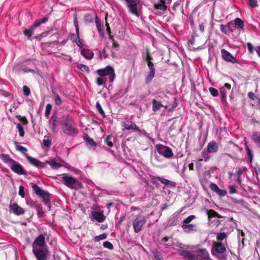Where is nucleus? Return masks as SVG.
Returning a JSON list of instances; mask_svg holds the SVG:
<instances>
[{"mask_svg": "<svg viewBox=\"0 0 260 260\" xmlns=\"http://www.w3.org/2000/svg\"><path fill=\"white\" fill-rule=\"evenodd\" d=\"M60 125L63 133L72 137H76L78 129L74 118L69 114H63L60 117Z\"/></svg>", "mask_w": 260, "mask_h": 260, "instance_id": "nucleus-1", "label": "nucleus"}, {"mask_svg": "<svg viewBox=\"0 0 260 260\" xmlns=\"http://www.w3.org/2000/svg\"><path fill=\"white\" fill-rule=\"evenodd\" d=\"M26 158L30 164L39 168H45L47 164L49 165L52 169L55 170L62 167L61 164L57 162L54 159H50L46 162H42L36 158L29 156L28 154H26Z\"/></svg>", "mask_w": 260, "mask_h": 260, "instance_id": "nucleus-2", "label": "nucleus"}, {"mask_svg": "<svg viewBox=\"0 0 260 260\" xmlns=\"http://www.w3.org/2000/svg\"><path fill=\"white\" fill-rule=\"evenodd\" d=\"M61 175L62 181L68 187L74 190L83 188L82 183L75 177L68 174H63Z\"/></svg>", "mask_w": 260, "mask_h": 260, "instance_id": "nucleus-3", "label": "nucleus"}, {"mask_svg": "<svg viewBox=\"0 0 260 260\" xmlns=\"http://www.w3.org/2000/svg\"><path fill=\"white\" fill-rule=\"evenodd\" d=\"M33 190L35 193L42 199L44 203L47 206L48 210L51 209L50 196L51 194L47 191L43 190L37 184H33L32 186Z\"/></svg>", "mask_w": 260, "mask_h": 260, "instance_id": "nucleus-4", "label": "nucleus"}, {"mask_svg": "<svg viewBox=\"0 0 260 260\" xmlns=\"http://www.w3.org/2000/svg\"><path fill=\"white\" fill-rule=\"evenodd\" d=\"M96 73L100 77H106V76H108V81L110 84H112L116 77L114 69L111 66L100 69L97 70Z\"/></svg>", "mask_w": 260, "mask_h": 260, "instance_id": "nucleus-5", "label": "nucleus"}, {"mask_svg": "<svg viewBox=\"0 0 260 260\" xmlns=\"http://www.w3.org/2000/svg\"><path fill=\"white\" fill-rule=\"evenodd\" d=\"M146 222V219L143 215H137L133 221V225L136 233H139Z\"/></svg>", "mask_w": 260, "mask_h": 260, "instance_id": "nucleus-6", "label": "nucleus"}, {"mask_svg": "<svg viewBox=\"0 0 260 260\" xmlns=\"http://www.w3.org/2000/svg\"><path fill=\"white\" fill-rule=\"evenodd\" d=\"M156 149L159 154L166 158H170L173 156L172 149L167 146L158 144L156 146Z\"/></svg>", "mask_w": 260, "mask_h": 260, "instance_id": "nucleus-7", "label": "nucleus"}, {"mask_svg": "<svg viewBox=\"0 0 260 260\" xmlns=\"http://www.w3.org/2000/svg\"><path fill=\"white\" fill-rule=\"evenodd\" d=\"M126 6L131 13L137 16H139L138 6L140 4V0H124Z\"/></svg>", "mask_w": 260, "mask_h": 260, "instance_id": "nucleus-8", "label": "nucleus"}, {"mask_svg": "<svg viewBox=\"0 0 260 260\" xmlns=\"http://www.w3.org/2000/svg\"><path fill=\"white\" fill-rule=\"evenodd\" d=\"M32 253L35 255L37 260H46L47 257V251L41 248H32Z\"/></svg>", "mask_w": 260, "mask_h": 260, "instance_id": "nucleus-9", "label": "nucleus"}, {"mask_svg": "<svg viewBox=\"0 0 260 260\" xmlns=\"http://www.w3.org/2000/svg\"><path fill=\"white\" fill-rule=\"evenodd\" d=\"M151 181L153 184H155L156 181H159L162 184H165L170 187H175L176 186V183L175 182L160 177L152 176Z\"/></svg>", "mask_w": 260, "mask_h": 260, "instance_id": "nucleus-10", "label": "nucleus"}, {"mask_svg": "<svg viewBox=\"0 0 260 260\" xmlns=\"http://www.w3.org/2000/svg\"><path fill=\"white\" fill-rule=\"evenodd\" d=\"M221 57L223 60L227 62L235 63L237 62L236 58L234 57L229 51L224 49L221 50Z\"/></svg>", "mask_w": 260, "mask_h": 260, "instance_id": "nucleus-11", "label": "nucleus"}, {"mask_svg": "<svg viewBox=\"0 0 260 260\" xmlns=\"http://www.w3.org/2000/svg\"><path fill=\"white\" fill-rule=\"evenodd\" d=\"M9 208L10 211L16 215H23L25 213V210L16 203L10 204Z\"/></svg>", "mask_w": 260, "mask_h": 260, "instance_id": "nucleus-12", "label": "nucleus"}, {"mask_svg": "<svg viewBox=\"0 0 260 260\" xmlns=\"http://www.w3.org/2000/svg\"><path fill=\"white\" fill-rule=\"evenodd\" d=\"M57 115L54 113L49 120V126L53 133H56L57 132Z\"/></svg>", "mask_w": 260, "mask_h": 260, "instance_id": "nucleus-13", "label": "nucleus"}, {"mask_svg": "<svg viewBox=\"0 0 260 260\" xmlns=\"http://www.w3.org/2000/svg\"><path fill=\"white\" fill-rule=\"evenodd\" d=\"M234 29V26L231 22L226 23L225 25L221 24L220 25V31L225 34H229L233 32Z\"/></svg>", "mask_w": 260, "mask_h": 260, "instance_id": "nucleus-14", "label": "nucleus"}, {"mask_svg": "<svg viewBox=\"0 0 260 260\" xmlns=\"http://www.w3.org/2000/svg\"><path fill=\"white\" fill-rule=\"evenodd\" d=\"M11 169L15 173L19 175H22L25 174L23 167L21 165L17 163L16 161L15 163H13L10 166Z\"/></svg>", "mask_w": 260, "mask_h": 260, "instance_id": "nucleus-15", "label": "nucleus"}, {"mask_svg": "<svg viewBox=\"0 0 260 260\" xmlns=\"http://www.w3.org/2000/svg\"><path fill=\"white\" fill-rule=\"evenodd\" d=\"M154 8L155 10H158L161 14H163L167 9L165 0H159L156 4H154Z\"/></svg>", "mask_w": 260, "mask_h": 260, "instance_id": "nucleus-16", "label": "nucleus"}, {"mask_svg": "<svg viewBox=\"0 0 260 260\" xmlns=\"http://www.w3.org/2000/svg\"><path fill=\"white\" fill-rule=\"evenodd\" d=\"M45 244V237L43 235L38 236L32 243V248H37V246L42 247Z\"/></svg>", "mask_w": 260, "mask_h": 260, "instance_id": "nucleus-17", "label": "nucleus"}, {"mask_svg": "<svg viewBox=\"0 0 260 260\" xmlns=\"http://www.w3.org/2000/svg\"><path fill=\"white\" fill-rule=\"evenodd\" d=\"M91 219L93 220H96L99 222H102L105 219V216L103 213L100 211H95L92 213Z\"/></svg>", "mask_w": 260, "mask_h": 260, "instance_id": "nucleus-18", "label": "nucleus"}, {"mask_svg": "<svg viewBox=\"0 0 260 260\" xmlns=\"http://www.w3.org/2000/svg\"><path fill=\"white\" fill-rule=\"evenodd\" d=\"M84 140L86 143L87 147L91 150H95L96 147L95 142L94 140L90 138L87 135H85L84 137Z\"/></svg>", "mask_w": 260, "mask_h": 260, "instance_id": "nucleus-19", "label": "nucleus"}, {"mask_svg": "<svg viewBox=\"0 0 260 260\" xmlns=\"http://www.w3.org/2000/svg\"><path fill=\"white\" fill-rule=\"evenodd\" d=\"M122 126L127 130H135L140 131V129L137 125L132 121H126L122 123Z\"/></svg>", "mask_w": 260, "mask_h": 260, "instance_id": "nucleus-20", "label": "nucleus"}, {"mask_svg": "<svg viewBox=\"0 0 260 260\" xmlns=\"http://www.w3.org/2000/svg\"><path fill=\"white\" fill-rule=\"evenodd\" d=\"M231 85L229 83H225L223 87L220 89V94L222 100L225 99L226 96L227 91L231 89Z\"/></svg>", "mask_w": 260, "mask_h": 260, "instance_id": "nucleus-21", "label": "nucleus"}, {"mask_svg": "<svg viewBox=\"0 0 260 260\" xmlns=\"http://www.w3.org/2000/svg\"><path fill=\"white\" fill-rule=\"evenodd\" d=\"M0 158L3 160L5 163L8 164V165L11 166V165L13 163L15 162V160L13 159L10 157L9 154H0Z\"/></svg>", "mask_w": 260, "mask_h": 260, "instance_id": "nucleus-22", "label": "nucleus"}, {"mask_svg": "<svg viewBox=\"0 0 260 260\" xmlns=\"http://www.w3.org/2000/svg\"><path fill=\"white\" fill-rule=\"evenodd\" d=\"M182 228L184 232L186 233H189L190 232H196L197 231L196 225L193 224H183L182 225Z\"/></svg>", "mask_w": 260, "mask_h": 260, "instance_id": "nucleus-23", "label": "nucleus"}, {"mask_svg": "<svg viewBox=\"0 0 260 260\" xmlns=\"http://www.w3.org/2000/svg\"><path fill=\"white\" fill-rule=\"evenodd\" d=\"M218 150V146L215 141L209 142L207 147V151L208 153H215Z\"/></svg>", "mask_w": 260, "mask_h": 260, "instance_id": "nucleus-24", "label": "nucleus"}, {"mask_svg": "<svg viewBox=\"0 0 260 260\" xmlns=\"http://www.w3.org/2000/svg\"><path fill=\"white\" fill-rule=\"evenodd\" d=\"M213 248L216 252L223 254L226 251L225 247L221 243H214L213 244Z\"/></svg>", "mask_w": 260, "mask_h": 260, "instance_id": "nucleus-25", "label": "nucleus"}, {"mask_svg": "<svg viewBox=\"0 0 260 260\" xmlns=\"http://www.w3.org/2000/svg\"><path fill=\"white\" fill-rule=\"evenodd\" d=\"M196 256H200L205 259H209V254L205 249H199L196 251Z\"/></svg>", "mask_w": 260, "mask_h": 260, "instance_id": "nucleus-26", "label": "nucleus"}, {"mask_svg": "<svg viewBox=\"0 0 260 260\" xmlns=\"http://www.w3.org/2000/svg\"><path fill=\"white\" fill-rule=\"evenodd\" d=\"M152 110L153 112H156L159 110L161 108L165 107V106L163 105L160 102L156 100L155 99H153L152 101ZM167 107H165L166 108Z\"/></svg>", "mask_w": 260, "mask_h": 260, "instance_id": "nucleus-27", "label": "nucleus"}, {"mask_svg": "<svg viewBox=\"0 0 260 260\" xmlns=\"http://www.w3.org/2000/svg\"><path fill=\"white\" fill-rule=\"evenodd\" d=\"M81 54L85 58L88 59H91L93 57V53L92 51L88 49H83L81 51Z\"/></svg>", "mask_w": 260, "mask_h": 260, "instance_id": "nucleus-28", "label": "nucleus"}, {"mask_svg": "<svg viewBox=\"0 0 260 260\" xmlns=\"http://www.w3.org/2000/svg\"><path fill=\"white\" fill-rule=\"evenodd\" d=\"M37 27V26L34 24V25L30 26L29 29L24 30V35L26 36L29 39H30L32 35L34 34V29Z\"/></svg>", "mask_w": 260, "mask_h": 260, "instance_id": "nucleus-29", "label": "nucleus"}, {"mask_svg": "<svg viewBox=\"0 0 260 260\" xmlns=\"http://www.w3.org/2000/svg\"><path fill=\"white\" fill-rule=\"evenodd\" d=\"M170 239V238L169 237H164L161 239L160 244H162L165 248H169L171 247H172V246H173L172 242H170L169 241V242L168 243H167V244L166 243L167 241H169Z\"/></svg>", "mask_w": 260, "mask_h": 260, "instance_id": "nucleus-30", "label": "nucleus"}, {"mask_svg": "<svg viewBox=\"0 0 260 260\" xmlns=\"http://www.w3.org/2000/svg\"><path fill=\"white\" fill-rule=\"evenodd\" d=\"M252 139L257 146L260 147V132H255L253 134Z\"/></svg>", "mask_w": 260, "mask_h": 260, "instance_id": "nucleus-31", "label": "nucleus"}, {"mask_svg": "<svg viewBox=\"0 0 260 260\" xmlns=\"http://www.w3.org/2000/svg\"><path fill=\"white\" fill-rule=\"evenodd\" d=\"M245 150H246V151L247 152V155H248V157L249 160L250 162H252V158H253V154L252 152L250 149V148H249V146L248 145L247 142H245Z\"/></svg>", "mask_w": 260, "mask_h": 260, "instance_id": "nucleus-32", "label": "nucleus"}, {"mask_svg": "<svg viewBox=\"0 0 260 260\" xmlns=\"http://www.w3.org/2000/svg\"><path fill=\"white\" fill-rule=\"evenodd\" d=\"M234 23L236 26L240 29H243L244 27V21L239 18H236L234 20Z\"/></svg>", "mask_w": 260, "mask_h": 260, "instance_id": "nucleus-33", "label": "nucleus"}, {"mask_svg": "<svg viewBox=\"0 0 260 260\" xmlns=\"http://www.w3.org/2000/svg\"><path fill=\"white\" fill-rule=\"evenodd\" d=\"M95 14H86L84 16V21L86 23H91L93 21Z\"/></svg>", "mask_w": 260, "mask_h": 260, "instance_id": "nucleus-34", "label": "nucleus"}, {"mask_svg": "<svg viewBox=\"0 0 260 260\" xmlns=\"http://www.w3.org/2000/svg\"><path fill=\"white\" fill-rule=\"evenodd\" d=\"M150 59H151V57L149 56V54H147L146 59L148 61L147 64L150 70V72H155V69L154 67L153 63L150 60Z\"/></svg>", "mask_w": 260, "mask_h": 260, "instance_id": "nucleus-35", "label": "nucleus"}, {"mask_svg": "<svg viewBox=\"0 0 260 260\" xmlns=\"http://www.w3.org/2000/svg\"><path fill=\"white\" fill-rule=\"evenodd\" d=\"M107 78L104 77H101L96 79V83L99 86L105 85Z\"/></svg>", "mask_w": 260, "mask_h": 260, "instance_id": "nucleus-36", "label": "nucleus"}, {"mask_svg": "<svg viewBox=\"0 0 260 260\" xmlns=\"http://www.w3.org/2000/svg\"><path fill=\"white\" fill-rule=\"evenodd\" d=\"M152 253L156 260H163L161 253L157 250H154Z\"/></svg>", "mask_w": 260, "mask_h": 260, "instance_id": "nucleus-37", "label": "nucleus"}, {"mask_svg": "<svg viewBox=\"0 0 260 260\" xmlns=\"http://www.w3.org/2000/svg\"><path fill=\"white\" fill-rule=\"evenodd\" d=\"M155 75V72H150L148 75L145 79V83L148 84L150 82L153 78Z\"/></svg>", "mask_w": 260, "mask_h": 260, "instance_id": "nucleus-38", "label": "nucleus"}, {"mask_svg": "<svg viewBox=\"0 0 260 260\" xmlns=\"http://www.w3.org/2000/svg\"><path fill=\"white\" fill-rule=\"evenodd\" d=\"M51 109H52V105L50 104H47V105L46 106V109H45V115L46 117L48 118V117L50 114Z\"/></svg>", "mask_w": 260, "mask_h": 260, "instance_id": "nucleus-39", "label": "nucleus"}, {"mask_svg": "<svg viewBox=\"0 0 260 260\" xmlns=\"http://www.w3.org/2000/svg\"><path fill=\"white\" fill-rule=\"evenodd\" d=\"M96 108L98 112L103 116L105 117L106 115L105 112L103 110L101 105L99 102L96 103Z\"/></svg>", "mask_w": 260, "mask_h": 260, "instance_id": "nucleus-40", "label": "nucleus"}, {"mask_svg": "<svg viewBox=\"0 0 260 260\" xmlns=\"http://www.w3.org/2000/svg\"><path fill=\"white\" fill-rule=\"evenodd\" d=\"M17 128L18 129L19 136L23 137L24 136V132L22 125L18 123L17 124Z\"/></svg>", "mask_w": 260, "mask_h": 260, "instance_id": "nucleus-41", "label": "nucleus"}, {"mask_svg": "<svg viewBox=\"0 0 260 260\" xmlns=\"http://www.w3.org/2000/svg\"><path fill=\"white\" fill-rule=\"evenodd\" d=\"M48 19L47 17H44L42 19L40 20H36L34 24L37 26V27H38L39 25H40L41 24H43L48 21Z\"/></svg>", "mask_w": 260, "mask_h": 260, "instance_id": "nucleus-42", "label": "nucleus"}, {"mask_svg": "<svg viewBox=\"0 0 260 260\" xmlns=\"http://www.w3.org/2000/svg\"><path fill=\"white\" fill-rule=\"evenodd\" d=\"M196 218V216L193 215H190L188 216L187 218L184 219L183 221V224H189V223L194 218Z\"/></svg>", "mask_w": 260, "mask_h": 260, "instance_id": "nucleus-43", "label": "nucleus"}, {"mask_svg": "<svg viewBox=\"0 0 260 260\" xmlns=\"http://www.w3.org/2000/svg\"><path fill=\"white\" fill-rule=\"evenodd\" d=\"M209 91L210 94L213 96L216 97V96H217L219 94L218 90L213 87H210L209 88Z\"/></svg>", "mask_w": 260, "mask_h": 260, "instance_id": "nucleus-44", "label": "nucleus"}, {"mask_svg": "<svg viewBox=\"0 0 260 260\" xmlns=\"http://www.w3.org/2000/svg\"><path fill=\"white\" fill-rule=\"evenodd\" d=\"M78 68L82 71L89 72V67L86 65L83 64H79L77 65Z\"/></svg>", "mask_w": 260, "mask_h": 260, "instance_id": "nucleus-45", "label": "nucleus"}, {"mask_svg": "<svg viewBox=\"0 0 260 260\" xmlns=\"http://www.w3.org/2000/svg\"><path fill=\"white\" fill-rule=\"evenodd\" d=\"M107 234L105 233L102 234L98 236H96L94 238V241L96 242H99L102 240H104L107 238Z\"/></svg>", "mask_w": 260, "mask_h": 260, "instance_id": "nucleus-46", "label": "nucleus"}, {"mask_svg": "<svg viewBox=\"0 0 260 260\" xmlns=\"http://www.w3.org/2000/svg\"><path fill=\"white\" fill-rule=\"evenodd\" d=\"M207 213L209 218L216 217L218 215V213L216 212L212 209L207 210Z\"/></svg>", "mask_w": 260, "mask_h": 260, "instance_id": "nucleus-47", "label": "nucleus"}, {"mask_svg": "<svg viewBox=\"0 0 260 260\" xmlns=\"http://www.w3.org/2000/svg\"><path fill=\"white\" fill-rule=\"evenodd\" d=\"M54 103L55 105L57 106H59L61 105L62 101L61 100V98L59 96L58 94H56L54 98Z\"/></svg>", "mask_w": 260, "mask_h": 260, "instance_id": "nucleus-48", "label": "nucleus"}, {"mask_svg": "<svg viewBox=\"0 0 260 260\" xmlns=\"http://www.w3.org/2000/svg\"><path fill=\"white\" fill-rule=\"evenodd\" d=\"M16 149L18 151H20L22 153H25V156H26V153H25L27 151V149L26 148L21 146V145H17Z\"/></svg>", "mask_w": 260, "mask_h": 260, "instance_id": "nucleus-49", "label": "nucleus"}, {"mask_svg": "<svg viewBox=\"0 0 260 260\" xmlns=\"http://www.w3.org/2000/svg\"><path fill=\"white\" fill-rule=\"evenodd\" d=\"M103 246L105 248H107L110 250H112L113 249V246L112 244L109 241H105L103 243Z\"/></svg>", "mask_w": 260, "mask_h": 260, "instance_id": "nucleus-50", "label": "nucleus"}, {"mask_svg": "<svg viewBox=\"0 0 260 260\" xmlns=\"http://www.w3.org/2000/svg\"><path fill=\"white\" fill-rule=\"evenodd\" d=\"M237 186L235 185H230L229 186V193L230 194H234L237 192Z\"/></svg>", "mask_w": 260, "mask_h": 260, "instance_id": "nucleus-51", "label": "nucleus"}, {"mask_svg": "<svg viewBox=\"0 0 260 260\" xmlns=\"http://www.w3.org/2000/svg\"><path fill=\"white\" fill-rule=\"evenodd\" d=\"M47 136H45L44 137V139L43 140V145L45 146V147H49L51 145V141L49 139H46L47 138Z\"/></svg>", "mask_w": 260, "mask_h": 260, "instance_id": "nucleus-52", "label": "nucleus"}, {"mask_svg": "<svg viewBox=\"0 0 260 260\" xmlns=\"http://www.w3.org/2000/svg\"><path fill=\"white\" fill-rule=\"evenodd\" d=\"M210 188L214 192H217L218 189H219V187L215 183H211L210 184Z\"/></svg>", "mask_w": 260, "mask_h": 260, "instance_id": "nucleus-53", "label": "nucleus"}, {"mask_svg": "<svg viewBox=\"0 0 260 260\" xmlns=\"http://www.w3.org/2000/svg\"><path fill=\"white\" fill-rule=\"evenodd\" d=\"M23 91L24 94L26 96H28L30 93V90L29 88L26 85L23 86Z\"/></svg>", "mask_w": 260, "mask_h": 260, "instance_id": "nucleus-54", "label": "nucleus"}, {"mask_svg": "<svg viewBox=\"0 0 260 260\" xmlns=\"http://www.w3.org/2000/svg\"><path fill=\"white\" fill-rule=\"evenodd\" d=\"M95 21L98 30L100 32L101 31V23L96 15H95Z\"/></svg>", "mask_w": 260, "mask_h": 260, "instance_id": "nucleus-55", "label": "nucleus"}, {"mask_svg": "<svg viewBox=\"0 0 260 260\" xmlns=\"http://www.w3.org/2000/svg\"><path fill=\"white\" fill-rule=\"evenodd\" d=\"M74 26L75 27L76 33L78 34V31H79V25H78L77 18L76 16L75 17L74 19Z\"/></svg>", "mask_w": 260, "mask_h": 260, "instance_id": "nucleus-56", "label": "nucleus"}, {"mask_svg": "<svg viewBox=\"0 0 260 260\" xmlns=\"http://www.w3.org/2000/svg\"><path fill=\"white\" fill-rule=\"evenodd\" d=\"M226 237V234L225 233H220L217 236L216 239L218 241H222Z\"/></svg>", "mask_w": 260, "mask_h": 260, "instance_id": "nucleus-57", "label": "nucleus"}, {"mask_svg": "<svg viewBox=\"0 0 260 260\" xmlns=\"http://www.w3.org/2000/svg\"><path fill=\"white\" fill-rule=\"evenodd\" d=\"M216 193L219 196L224 197L227 194V192L225 190L219 188Z\"/></svg>", "mask_w": 260, "mask_h": 260, "instance_id": "nucleus-58", "label": "nucleus"}, {"mask_svg": "<svg viewBox=\"0 0 260 260\" xmlns=\"http://www.w3.org/2000/svg\"><path fill=\"white\" fill-rule=\"evenodd\" d=\"M202 156L204 158L205 161H207L209 159V156L208 154V152L205 151H203L202 152Z\"/></svg>", "mask_w": 260, "mask_h": 260, "instance_id": "nucleus-59", "label": "nucleus"}, {"mask_svg": "<svg viewBox=\"0 0 260 260\" xmlns=\"http://www.w3.org/2000/svg\"><path fill=\"white\" fill-rule=\"evenodd\" d=\"M18 193L22 198H24L25 197V192L23 186H19Z\"/></svg>", "mask_w": 260, "mask_h": 260, "instance_id": "nucleus-60", "label": "nucleus"}, {"mask_svg": "<svg viewBox=\"0 0 260 260\" xmlns=\"http://www.w3.org/2000/svg\"><path fill=\"white\" fill-rule=\"evenodd\" d=\"M105 142L106 143V144L108 145V146H109L110 147H111L113 146V143L111 141V137L110 136H108L106 139H105Z\"/></svg>", "mask_w": 260, "mask_h": 260, "instance_id": "nucleus-61", "label": "nucleus"}, {"mask_svg": "<svg viewBox=\"0 0 260 260\" xmlns=\"http://www.w3.org/2000/svg\"><path fill=\"white\" fill-rule=\"evenodd\" d=\"M108 55L106 53L105 49L104 48L102 51L100 52V58L101 59L106 58Z\"/></svg>", "mask_w": 260, "mask_h": 260, "instance_id": "nucleus-62", "label": "nucleus"}, {"mask_svg": "<svg viewBox=\"0 0 260 260\" xmlns=\"http://www.w3.org/2000/svg\"><path fill=\"white\" fill-rule=\"evenodd\" d=\"M247 49L248 50L250 54L253 53V50H254V48H253V45L251 43L248 42L247 44Z\"/></svg>", "mask_w": 260, "mask_h": 260, "instance_id": "nucleus-63", "label": "nucleus"}, {"mask_svg": "<svg viewBox=\"0 0 260 260\" xmlns=\"http://www.w3.org/2000/svg\"><path fill=\"white\" fill-rule=\"evenodd\" d=\"M249 3V5L251 7L253 8H256L257 7V0H248Z\"/></svg>", "mask_w": 260, "mask_h": 260, "instance_id": "nucleus-64", "label": "nucleus"}]
</instances>
